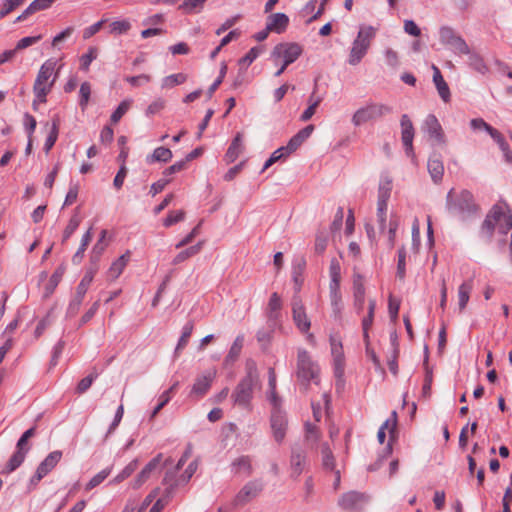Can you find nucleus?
Wrapping results in <instances>:
<instances>
[{
	"mask_svg": "<svg viewBox=\"0 0 512 512\" xmlns=\"http://www.w3.org/2000/svg\"><path fill=\"white\" fill-rule=\"evenodd\" d=\"M470 126L474 131L484 130L486 131L493 139L495 136L499 134V131L485 122L482 118H474L470 121Z\"/></svg>",
	"mask_w": 512,
	"mask_h": 512,
	"instance_id": "40",
	"label": "nucleus"
},
{
	"mask_svg": "<svg viewBox=\"0 0 512 512\" xmlns=\"http://www.w3.org/2000/svg\"><path fill=\"white\" fill-rule=\"evenodd\" d=\"M59 125H60V117L59 115H54L52 118V125L49 135L46 138L45 144H44V150L46 153H48L52 147L55 145L58 134H59Z\"/></svg>",
	"mask_w": 512,
	"mask_h": 512,
	"instance_id": "32",
	"label": "nucleus"
},
{
	"mask_svg": "<svg viewBox=\"0 0 512 512\" xmlns=\"http://www.w3.org/2000/svg\"><path fill=\"white\" fill-rule=\"evenodd\" d=\"M448 210L451 214L465 218L477 211V205L473 201V195L467 191H462L456 199L452 197V191L448 193Z\"/></svg>",
	"mask_w": 512,
	"mask_h": 512,
	"instance_id": "6",
	"label": "nucleus"
},
{
	"mask_svg": "<svg viewBox=\"0 0 512 512\" xmlns=\"http://www.w3.org/2000/svg\"><path fill=\"white\" fill-rule=\"evenodd\" d=\"M110 469H104L97 473L86 485V490H92L96 486L100 485L110 474Z\"/></svg>",
	"mask_w": 512,
	"mask_h": 512,
	"instance_id": "59",
	"label": "nucleus"
},
{
	"mask_svg": "<svg viewBox=\"0 0 512 512\" xmlns=\"http://www.w3.org/2000/svg\"><path fill=\"white\" fill-rule=\"evenodd\" d=\"M302 51L297 43H280L274 47L271 56L275 63L282 61L284 66H289L298 59Z\"/></svg>",
	"mask_w": 512,
	"mask_h": 512,
	"instance_id": "8",
	"label": "nucleus"
},
{
	"mask_svg": "<svg viewBox=\"0 0 512 512\" xmlns=\"http://www.w3.org/2000/svg\"><path fill=\"white\" fill-rule=\"evenodd\" d=\"M152 80L151 76L148 74H140L137 76H127L125 81L131 84L134 87H139L149 83Z\"/></svg>",
	"mask_w": 512,
	"mask_h": 512,
	"instance_id": "63",
	"label": "nucleus"
},
{
	"mask_svg": "<svg viewBox=\"0 0 512 512\" xmlns=\"http://www.w3.org/2000/svg\"><path fill=\"white\" fill-rule=\"evenodd\" d=\"M206 0H186L179 6L185 13H192L201 8Z\"/></svg>",
	"mask_w": 512,
	"mask_h": 512,
	"instance_id": "64",
	"label": "nucleus"
},
{
	"mask_svg": "<svg viewBox=\"0 0 512 512\" xmlns=\"http://www.w3.org/2000/svg\"><path fill=\"white\" fill-rule=\"evenodd\" d=\"M131 29L128 20H117L109 24V33L112 35L126 34Z\"/></svg>",
	"mask_w": 512,
	"mask_h": 512,
	"instance_id": "45",
	"label": "nucleus"
},
{
	"mask_svg": "<svg viewBox=\"0 0 512 512\" xmlns=\"http://www.w3.org/2000/svg\"><path fill=\"white\" fill-rule=\"evenodd\" d=\"M365 501V495L356 491H350L343 494L339 499V505L345 510L357 508Z\"/></svg>",
	"mask_w": 512,
	"mask_h": 512,
	"instance_id": "21",
	"label": "nucleus"
},
{
	"mask_svg": "<svg viewBox=\"0 0 512 512\" xmlns=\"http://www.w3.org/2000/svg\"><path fill=\"white\" fill-rule=\"evenodd\" d=\"M427 167L434 182H439L444 173L443 163L439 159L431 158L428 160Z\"/></svg>",
	"mask_w": 512,
	"mask_h": 512,
	"instance_id": "37",
	"label": "nucleus"
},
{
	"mask_svg": "<svg viewBox=\"0 0 512 512\" xmlns=\"http://www.w3.org/2000/svg\"><path fill=\"white\" fill-rule=\"evenodd\" d=\"M293 320L301 332H307L311 323L305 312L304 306L300 299L294 298L292 302Z\"/></svg>",
	"mask_w": 512,
	"mask_h": 512,
	"instance_id": "14",
	"label": "nucleus"
},
{
	"mask_svg": "<svg viewBox=\"0 0 512 512\" xmlns=\"http://www.w3.org/2000/svg\"><path fill=\"white\" fill-rule=\"evenodd\" d=\"M391 344H392V354H391V356L388 359V367H389V370L394 375H396L397 372H398L397 358H398V355H399V346H398V343H397V339L393 338L392 341H391Z\"/></svg>",
	"mask_w": 512,
	"mask_h": 512,
	"instance_id": "50",
	"label": "nucleus"
},
{
	"mask_svg": "<svg viewBox=\"0 0 512 512\" xmlns=\"http://www.w3.org/2000/svg\"><path fill=\"white\" fill-rule=\"evenodd\" d=\"M202 245H203V242L200 241L196 245L191 246V247L181 251L173 259V264L174 265L180 264V263L184 262L185 260L189 259L190 257L198 254L202 249Z\"/></svg>",
	"mask_w": 512,
	"mask_h": 512,
	"instance_id": "39",
	"label": "nucleus"
},
{
	"mask_svg": "<svg viewBox=\"0 0 512 512\" xmlns=\"http://www.w3.org/2000/svg\"><path fill=\"white\" fill-rule=\"evenodd\" d=\"M172 151L166 147H158L153 153L146 158V162L148 164H152L154 162H164L167 163L172 159Z\"/></svg>",
	"mask_w": 512,
	"mask_h": 512,
	"instance_id": "33",
	"label": "nucleus"
},
{
	"mask_svg": "<svg viewBox=\"0 0 512 512\" xmlns=\"http://www.w3.org/2000/svg\"><path fill=\"white\" fill-rule=\"evenodd\" d=\"M55 0H34L30 5L16 18L15 22H21L36 12L49 9Z\"/></svg>",
	"mask_w": 512,
	"mask_h": 512,
	"instance_id": "19",
	"label": "nucleus"
},
{
	"mask_svg": "<svg viewBox=\"0 0 512 512\" xmlns=\"http://www.w3.org/2000/svg\"><path fill=\"white\" fill-rule=\"evenodd\" d=\"M26 0H3L0 7V19L6 17L15 9L25 3Z\"/></svg>",
	"mask_w": 512,
	"mask_h": 512,
	"instance_id": "46",
	"label": "nucleus"
},
{
	"mask_svg": "<svg viewBox=\"0 0 512 512\" xmlns=\"http://www.w3.org/2000/svg\"><path fill=\"white\" fill-rule=\"evenodd\" d=\"M288 22L289 19L285 14L275 13L269 16L266 26L270 31L282 33L286 29Z\"/></svg>",
	"mask_w": 512,
	"mask_h": 512,
	"instance_id": "28",
	"label": "nucleus"
},
{
	"mask_svg": "<svg viewBox=\"0 0 512 512\" xmlns=\"http://www.w3.org/2000/svg\"><path fill=\"white\" fill-rule=\"evenodd\" d=\"M193 323L191 321H189L188 323H186L183 327V330H182V335L178 341V344H177V348L176 350H180V349H183L187 343H188V340L192 334V331H193Z\"/></svg>",
	"mask_w": 512,
	"mask_h": 512,
	"instance_id": "58",
	"label": "nucleus"
},
{
	"mask_svg": "<svg viewBox=\"0 0 512 512\" xmlns=\"http://www.w3.org/2000/svg\"><path fill=\"white\" fill-rule=\"evenodd\" d=\"M306 456L305 453L301 450H293L291 459H290V467L291 473L293 477H299L301 473L304 471Z\"/></svg>",
	"mask_w": 512,
	"mask_h": 512,
	"instance_id": "27",
	"label": "nucleus"
},
{
	"mask_svg": "<svg viewBox=\"0 0 512 512\" xmlns=\"http://www.w3.org/2000/svg\"><path fill=\"white\" fill-rule=\"evenodd\" d=\"M423 130L435 143L439 145H444L446 143L444 131L435 115L430 114L426 117L423 124Z\"/></svg>",
	"mask_w": 512,
	"mask_h": 512,
	"instance_id": "12",
	"label": "nucleus"
},
{
	"mask_svg": "<svg viewBox=\"0 0 512 512\" xmlns=\"http://www.w3.org/2000/svg\"><path fill=\"white\" fill-rule=\"evenodd\" d=\"M375 307H376V301L373 299H370L369 305H368V315L362 320L364 341H368V338H369L368 331L373 324Z\"/></svg>",
	"mask_w": 512,
	"mask_h": 512,
	"instance_id": "38",
	"label": "nucleus"
},
{
	"mask_svg": "<svg viewBox=\"0 0 512 512\" xmlns=\"http://www.w3.org/2000/svg\"><path fill=\"white\" fill-rule=\"evenodd\" d=\"M163 482L165 485H168L162 496L157 501H163V509L169 504L171 501L175 488L179 485V480H174V472H167Z\"/></svg>",
	"mask_w": 512,
	"mask_h": 512,
	"instance_id": "23",
	"label": "nucleus"
},
{
	"mask_svg": "<svg viewBox=\"0 0 512 512\" xmlns=\"http://www.w3.org/2000/svg\"><path fill=\"white\" fill-rule=\"evenodd\" d=\"M391 112V108L381 103H370L359 108L352 116V123L361 126Z\"/></svg>",
	"mask_w": 512,
	"mask_h": 512,
	"instance_id": "7",
	"label": "nucleus"
},
{
	"mask_svg": "<svg viewBox=\"0 0 512 512\" xmlns=\"http://www.w3.org/2000/svg\"><path fill=\"white\" fill-rule=\"evenodd\" d=\"M376 28L372 26H361L354 39L349 56L348 63L355 66L361 62V60L367 54L373 39L376 36Z\"/></svg>",
	"mask_w": 512,
	"mask_h": 512,
	"instance_id": "4",
	"label": "nucleus"
},
{
	"mask_svg": "<svg viewBox=\"0 0 512 512\" xmlns=\"http://www.w3.org/2000/svg\"><path fill=\"white\" fill-rule=\"evenodd\" d=\"M244 342H245V338H244L243 334H240L236 337V339L233 341V343L229 349V353L227 356V358L229 360L235 361L238 359V357L240 356L241 351L243 349Z\"/></svg>",
	"mask_w": 512,
	"mask_h": 512,
	"instance_id": "43",
	"label": "nucleus"
},
{
	"mask_svg": "<svg viewBox=\"0 0 512 512\" xmlns=\"http://www.w3.org/2000/svg\"><path fill=\"white\" fill-rule=\"evenodd\" d=\"M92 228H89L86 233L82 236V240H81V244H80V247L78 248V250L76 251V253L73 255L72 257V262L74 264H80L83 257H84V253L88 247V245L90 244L91 240H92Z\"/></svg>",
	"mask_w": 512,
	"mask_h": 512,
	"instance_id": "34",
	"label": "nucleus"
},
{
	"mask_svg": "<svg viewBox=\"0 0 512 512\" xmlns=\"http://www.w3.org/2000/svg\"><path fill=\"white\" fill-rule=\"evenodd\" d=\"M496 227L502 235H506L512 228V211L504 201L497 202L489 210L481 225L480 237L485 242H490Z\"/></svg>",
	"mask_w": 512,
	"mask_h": 512,
	"instance_id": "1",
	"label": "nucleus"
},
{
	"mask_svg": "<svg viewBox=\"0 0 512 512\" xmlns=\"http://www.w3.org/2000/svg\"><path fill=\"white\" fill-rule=\"evenodd\" d=\"M242 151V137L240 134H237V136L232 141L228 151L226 152V159L228 158L230 161H234Z\"/></svg>",
	"mask_w": 512,
	"mask_h": 512,
	"instance_id": "44",
	"label": "nucleus"
},
{
	"mask_svg": "<svg viewBox=\"0 0 512 512\" xmlns=\"http://www.w3.org/2000/svg\"><path fill=\"white\" fill-rule=\"evenodd\" d=\"M330 284L329 287H340L341 281V266L340 262L333 258L329 266Z\"/></svg>",
	"mask_w": 512,
	"mask_h": 512,
	"instance_id": "36",
	"label": "nucleus"
},
{
	"mask_svg": "<svg viewBox=\"0 0 512 512\" xmlns=\"http://www.w3.org/2000/svg\"><path fill=\"white\" fill-rule=\"evenodd\" d=\"M322 462L326 469H334V458L332 452L327 444L322 445Z\"/></svg>",
	"mask_w": 512,
	"mask_h": 512,
	"instance_id": "62",
	"label": "nucleus"
},
{
	"mask_svg": "<svg viewBox=\"0 0 512 512\" xmlns=\"http://www.w3.org/2000/svg\"><path fill=\"white\" fill-rule=\"evenodd\" d=\"M98 50L96 47H89L87 53L83 54L80 58V67L84 71H88L90 64L97 58Z\"/></svg>",
	"mask_w": 512,
	"mask_h": 512,
	"instance_id": "51",
	"label": "nucleus"
},
{
	"mask_svg": "<svg viewBox=\"0 0 512 512\" xmlns=\"http://www.w3.org/2000/svg\"><path fill=\"white\" fill-rule=\"evenodd\" d=\"M401 139L403 145L405 147L406 154L408 156L413 155V138H414V128L409 117L404 114L401 117Z\"/></svg>",
	"mask_w": 512,
	"mask_h": 512,
	"instance_id": "15",
	"label": "nucleus"
},
{
	"mask_svg": "<svg viewBox=\"0 0 512 512\" xmlns=\"http://www.w3.org/2000/svg\"><path fill=\"white\" fill-rule=\"evenodd\" d=\"M26 454L23 451L16 450L7 462L3 473H11L16 470L25 460Z\"/></svg>",
	"mask_w": 512,
	"mask_h": 512,
	"instance_id": "41",
	"label": "nucleus"
},
{
	"mask_svg": "<svg viewBox=\"0 0 512 512\" xmlns=\"http://www.w3.org/2000/svg\"><path fill=\"white\" fill-rule=\"evenodd\" d=\"M245 370L246 375L243 377L233 392L232 400L234 406H238L244 410L249 411L251 407L253 391L260 387V382L257 365L254 360H246Z\"/></svg>",
	"mask_w": 512,
	"mask_h": 512,
	"instance_id": "2",
	"label": "nucleus"
},
{
	"mask_svg": "<svg viewBox=\"0 0 512 512\" xmlns=\"http://www.w3.org/2000/svg\"><path fill=\"white\" fill-rule=\"evenodd\" d=\"M432 69L434 72L433 73V82L438 90L440 97L442 98V100L444 102H449L450 90H449L447 83L445 82V80L437 66L433 65Z\"/></svg>",
	"mask_w": 512,
	"mask_h": 512,
	"instance_id": "26",
	"label": "nucleus"
},
{
	"mask_svg": "<svg viewBox=\"0 0 512 512\" xmlns=\"http://www.w3.org/2000/svg\"><path fill=\"white\" fill-rule=\"evenodd\" d=\"M396 425H397V413L396 411L392 412V415L390 418H388L382 426L379 428L377 433V439L380 444H383L386 438V430L389 432V442L387 446V453H392V442L395 439L396 435Z\"/></svg>",
	"mask_w": 512,
	"mask_h": 512,
	"instance_id": "13",
	"label": "nucleus"
},
{
	"mask_svg": "<svg viewBox=\"0 0 512 512\" xmlns=\"http://www.w3.org/2000/svg\"><path fill=\"white\" fill-rule=\"evenodd\" d=\"M213 378L214 373L212 372H209L201 377H198L192 386L191 395H195L196 397H202L203 395H205L211 387Z\"/></svg>",
	"mask_w": 512,
	"mask_h": 512,
	"instance_id": "22",
	"label": "nucleus"
},
{
	"mask_svg": "<svg viewBox=\"0 0 512 512\" xmlns=\"http://www.w3.org/2000/svg\"><path fill=\"white\" fill-rule=\"evenodd\" d=\"M330 301L332 310L335 317H340L343 308L342 296L340 293V287H329Z\"/></svg>",
	"mask_w": 512,
	"mask_h": 512,
	"instance_id": "35",
	"label": "nucleus"
},
{
	"mask_svg": "<svg viewBox=\"0 0 512 512\" xmlns=\"http://www.w3.org/2000/svg\"><path fill=\"white\" fill-rule=\"evenodd\" d=\"M282 308L280 296L275 292L272 293L268 303V313L270 318H277L279 311Z\"/></svg>",
	"mask_w": 512,
	"mask_h": 512,
	"instance_id": "48",
	"label": "nucleus"
},
{
	"mask_svg": "<svg viewBox=\"0 0 512 512\" xmlns=\"http://www.w3.org/2000/svg\"><path fill=\"white\" fill-rule=\"evenodd\" d=\"M320 369L305 350H299L297 356V380L307 386L310 382L318 384Z\"/></svg>",
	"mask_w": 512,
	"mask_h": 512,
	"instance_id": "5",
	"label": "nucleus"
},
{
	"mask_svg": "<svg viewBox=\"0 0 512 512\" xmlns=\"http://www.w3.org/2000/svg\"><path fill=\"white\" fill-rule=\"evenodd\" d=\"M138 460L131 461L113 480L112 482L118 484L127 479L137 469Z\"/></svg>",
	"mask_w": 512,
	"mask_h": 512,
	"instance_id": "52",
	"label": "nucleus"
},
{
	"mask_svg": "<svg viewBox=\"0 0 512 512\" xmlns=\"http://www.w3.org/2000/svg\"><path fill=\"white\" fill-rule=\"evenodd\" d=\"M314 131L313 125H308L301 129L297 134H295L288 142L285 147L286 154H291L296 151L303 143L306 141L312 132Z\"/></svg>",
	"mask_w": 512,
	"mask_h": 512,
	"instance_id": "18",
	"label": "nucleus"
},
{
	"mask_svg": "<svg viewBox=\"0 0 512 512\" xmlns=\"http://www.w3.org/2000/svg\"><path fill=\"white\" fill-rule=\"evenodd\" d=\"M231 472L235 475L249 476L252 472L251 460L248 456H240L231 463Z\"/></svg>",
	"mask_w": 512,
	"mask_h": 512,
	"instance_id": "24",
	"label": "nucleus"
},
{
	"mask_svg": "<svg viewBox=\"0 0 512 512\" xmlns=\"http://www.w3.org/2000/svg\"><path fill=\"white\" fill-rule=\"evenodd\" d=\"M162 460V454H158L154 457L138 474L134 482V488H139L144 484L151 476V474L158 468Z\"/></svg>",
	"mask_w": 512,
	"mask_h": 512,
	"instance_id": "20",
	"label": "nucleus"
},
{
	"mask_svg": "<svg viewBox=\"0 0 512 512\" xmlns=\"http://www.w3.org/2000/svg\"><path fill=\"white\" fill-rule=\"evenodd\" d=\"M56 62L52 59L45 61L40 67L36 80L33 85V92L35 94V100L33 101V108L37 109V103H46L47 95L52 90V87L56 81L57 73L52 80L51 76L55 71Z\"/></svg>",
	"mask_w": 512,
	"mask_h": 512,
	"instance_id": "3",
	"label": "nucleus"
},
{
	"mask_svg": "<svg viewBox=\"0 0 512 512\" xmlns=\"http://www.w3.org/2000/svg\"><path fill=\"white\" fill-rule=\"evenodd\" d=\"M185 217V212L183 210L178 211H170L167 217L163 221V225L165 227H170L180 221H182Z\"/></svg>",
	"mask_w": 512,
	"mask_h": 512,
	"instance_id": "60",
	"label": "nucleus"
},
{
	"mask_svg": "<svg viewBox=\"0 0 512 512\" xmlns=\"http://www.w3.org/2000/svg\"><path fill=\"white\" fill-rule=\"evenodd\" d=\"M61 458V451L56 450L49 453L37 467L35 475L30 480V484L36 486L50 471L55 468Z\"/></svg>",
	"mask_w": 512,
	"mask_h": 512,
	"instance_id": "9",
	"label": "nucleus"
},
{
	"mask_svg": "<svg viewBox=\"0 0 512 512\" xmlns=\"http://www.w3.org/2000/svg\"><path fill=\"white\" fill-rule=\"evenodd\" d=\"M64 273H65V267H63V266H59L54 271V273L51 275V277L46 285V288H45L46 295H50L54 292L55 288L58 286L59 282L61 281Z\"/></svg>",
	"mask_w": 512,
	"mask_h": 512,
	"instance_id": "42",
	"label": "nucleus"
},
{
	"mask_svg": "<svg viewBox=\"0 0 512 512\" xmlns=\"http://www.w3.org/2000/svg\"><path fill=\"white\" fill-rule=\"evenodd\" d=\"M331 354L333 357L335 377L341 379L344 375L345 357L341 340L336 336L330 337Z\"/></svg>",
	"mask_w": 512,
	"mask_h": 512,
	"instance_id": "10",
	"label": "nucleus"
},
{
	"mask_svg": "<svg viewBox=\"0 0 512 512\" xmlns=\"http://www.w3.org/2000/svg\"><path fill=\"white\" fill-rule=\"evenodd\" d=\"M472 289H473V281L471 279L464 281L458 287L457 297H458V306H459L460 312H462L466 308L467 303L470 299V294L472 292Z\"/></svg>",
	"mask_w": 512,
	"mask_h": 512,
	"instance_id": "30",
	"label": "nucleus"
},
{
	"mask_svg": "<svg viewBox=\"0 0 512 512\" xmlns=\"http://www.w3.org/2000/svg\"><path fill=\"white\" fill-rule=\"evenodd\" d=\"M186 80L187 76L184 73L172 74L162 80V88H173L184 83Z\"/></svg>",
	"mask_w": 512,
	"mask_h": 512,
	"instance_id": "47",
	"label": "nucleus"
},
{
	"mask_svg": "<svg viewBox=\"0 0 512 512\" xmlns=\"http://www.w3.org/2000/svg\"><path fill=\"white\" fill-rule=\"evenodd\" d=\"M91 96V85L89 82H83L79 90V105L82 110H85Z\"/></svg>",
	"mask_w": 512,
	"mask_h": 512,
	"instance_id": "49",
	"label": "nucleus"
},
{
	"mask_svg": "<svg viewBox=\"0 0 512 512\" xmlns=\"http://www.w3.org/2000/svg\"><path fill=\"white\" fill-rule=\"evenodd\" d=\"M331 354L333 357L335 377L341 379L344 375L345 357L341 340L336 336L330 337Z\"/></svg>",
	"mask_w": 512,
	"mask_h": 512,
	"instance_id": "11",
	"label": "nucleus"
},
{
	"mask_svg": "<svg viewBox=\"0 0 512 512\" xmlns=\"http://www.w3.org/2000/svg\"><path fill=\"white\" fill-rule=\"evenodd\" d=\"M392 190V180L389 177H383L378 188L377 206H387Z\"/></svg>",
	"mask_w": 512,
	"mask_h": 512,
	"instance_id": "31",
	"label": "nucleus"
},
{
	"mask_svg": "<svg viewBox=\"0 0 512 512\" xmlns=\"http://www.w3.org/2000/svg\"><path fill=\"white\" fill-rule=\"evenodd\" d=\"M80 225V218L77 215H74L70 218L69 223L63 232L62 242H66L72 234L77 230Z\"/></svg>",
	"mask_w": 512,
	"mask_h": 512,
	"instance_id": "54",
	"label": "nucleus"
},
{
	"mask_svg": "<svg viewBox=\"0 0 512 512\" xmlns=\"http://www.w3.org/2000/svg\"><path fill=\"white\" fill-rule=\"evenodd\" d=\"M131 253L126 251L123 255L117 258L110 266L108 270V277L111 280H116L123 272L124 268L130 261Z\"/></svg>",
	"mask_w": 512,
	"mask_h": 512,
	"instance_id": "25",
	"label": "nucleus"
},
{
	"mask_svg": "<svg viewBox=\"0 0 512 512\" xmlns=\"http://www.w3.org/2000/svg\"><path fill=\"white\" fill-rule=\"evenodd\" d=\"M263 489V486L258 481L248 482L237 494L235 498L236 505H243L255 498Z\"/></svg>",
	"mask_w": 512,
	"mask_h": 512,
	"instance_id": "17",
	"label": "nucleus"
},
{
	"mask_svg": "<svg viewBox=\"0 0 512 512\" xmlns=\"http://www.w3.org/2000/svg\"><path fill=\"white\" fill-rule=\"evenodd\" d=\"M166 107V101L163 98H157L146 109L147 116L158 114Z\"/></svg>",
	"mask_w": 512,
	"mask_h": 512,
	"instance_id": "61",
	"label": "nucleus"
},
{
	"mask_svg": "<svg viewBox=\"0 0 512 512\" xmlns=\"http://www.w3.org/2000/svg\"><path fill=\"white\" fill-rule=\"evenodd\" d=\"M131 106V100H123L116 110L112 113L110 120L112 123L116 124L119 120L124 116V114L129 110Z\"/></svg>",
	"mask_w": 512,
	"mask_h": 512,
	"instance_id": "53",
	"label": "nucleus"
},
{
	"mask_svg": "<svg viewBox=\"0 0 512 512\" xmlns=\"http://www.w3.org/2000/svg\"><path fill=\"white\" fill-rule=\"evenodd\" d=\"M287 428V420L284 414L279 410H275L271 416V429L275 441L281 443L285 438Z\"/></svg>",
	"mask_w": 512,
	"mask_h": 512,
	"instance_id": "16",
	"label": "nucleus"
},
{
	"mask_svg": "<svg viewBox=\"0 0 512 512\" xmlns=\"http://www.w3.org/2000/svg\"><path fill=\"white\" fill-rule=\"evenodd\" d=\"M494 140L497 142L500 150L503 152L505 160L508 163H512V151L510 150L509 144L505 141L503 135L499 132V134L495 136Z\"/></svg>",
	"mask_w": 512,
	"mask_h": 512,
	"instance_id": "56",
	"label": "nucleus"
},
{
	"mask_svg": "<svg viewBox=\"0 0 512 512\" xmlns=\"http://www.w3.org/2000/svg\"><path fill=\"white\" fill-rule=\"evenodd\" d=\"M406 274V250L401 247L398 251L397 277L400 280L405 278Z\"/></svg>",
	"mask_w": 512,
	"mask_h": 512,
	"instance_id": "55",
	"label": "nucleus"
},
{
	"mask_svg": "<svg viewBox=\"0 0 512 512\" xmlns=\"http://www.w3.org/2000/svg\"><path fill=\"white\" fill-rule=\"evenodd\" d=\"M97 271L98 267L96 265L89 266L80 283L78 284L75 294L85 297Z\"/></svg>",
	"mask_w": 512,
	"mask_h": 512,
	"instance_id": "29",
	"label": "nucleus"
},
{
	"mask_svg": "<svg viewBox=\"0 0 512 512\" xmlns=\"http://www.w3.org/2000/svg\"><path fill=\"white\" fill-rule=\"evenodd\" d=\"M107 22V19H101L100 21L86 27L83 32H82V37L84 40H88L90 39L92 36H94L95 34H97L101 28L103 27V25Z\"/></svg>",
	"mask_w": 512,
	"mask_h": 512,
	"instance_id": "57",
	"label": "nucleus"
}]
</instances>
